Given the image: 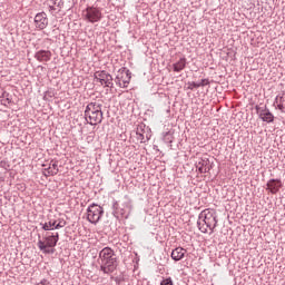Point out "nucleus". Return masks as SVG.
<instances>
[{
	"label": "nucleus",
	"mask_w": 285,
	"mask_h": 285,
	"mask_svg": "<svg viewBox=\"0 0 285 285\" xmlns=\"http://www.w3.org/2000/svg\"><path fill=\"white\" fill-rule=\"evenodd\" d=\"M98 264L100 266V271L104 272L105 275H110L117 271L119 266V262L117 261V254H115V249L110 247H104L99 252Z\"/></svg>",
	"instance_id": "f257e3e1"
},
{
	"label": "nucleus",
	"mask_w": 285,
	"mask_h": 285,
	"mask_svg": "<svg viewBox=\"0 0 285 285\" xmlns=\"http://www.w3.org/2000/svg\"><path fill=\"white\" fill-rule=\"evenodd\" d=\"M217 212L215 209H205L198 216L197 227L200 233L213 235L215 228H217Z\"/></svg>",
	"instance_id": "f03ea898"
},
{
	"label": "nucleus",
	"mask_w": 285,
	"mask_h": 285,
	"mask_svg": "<svg viewBox=\"0 0 285 285\" xmlns=\"http://www.w3.org/2000/svg\"><path fill=\"white\" fill-rule=\"evenodd\" d=\"M59 244V232H46L38 235L37 246L43 255H55V247Z\"/></svg>",
	"instance_id": "7ed1b4c3"
},
{
	"label": "nucleus",
	"mask_w": 285,
	"mask_h": 285,
	"mask_svg": "<svg viewBox=\"0 0 285 285\" xmlns=\"http://www.w3.org/2000/svg\"><path fill=\"white\" fill-rule=\"evenodd\" d=\"M102 105L99 102H90L85 109V120L90 126H97L104 121V111L101 110Z\"/></svg>",
	"instance_id": "20e7f679"
},
{
	"label": "nucleus",
	"mask_w": 285,
	"mask_h": 285,
	"mask_svg": "<svg viewBox=\"0 0 285 285\" xmlns=\"http://www.w3.org/2000/svg\"><path fill=\"white\" fill-rule=\"evenodd\" d=\"M101 217H104V207L97 205V204H91L87 208V220L90 224H99L101 220Z\"/></svg>",
	"instance_id": "39448f33"
},
{
	"label": "nucleus",
	"mask_w": 285,
	"mask_h": 285,
	"mask_svg": "<svg viewBox=\"0 0 285 285\" xmlns=\"http://www.w3.org/2000/svg\"><path fill=\"white\" fill-rule=\"evenodd\" d=\"M130 79H132V72H130L128 68L122 67L118 70L115 83L116 86H119V88H128Z\"/></svg>",
	"instance_id": "423d86ee"
},
{
	"label": "nucleus",
	"mask_w": 285,
	"mask_h": 285,
	"mask_svg": "<svg viewBox=\"0 0 285 285\" xmlns=\"http://www.w3.org/2000/svg\"><path fill=\"white\" fill-rule=\"evenodd\" d=\"M132 206H130V203H125L121 206L117 200H114L112 203V215L114 217H122L125 219H128L130 217V210Z\"/></svg>",
	"instance_id": "0eeeda50"
},
{
	"label": "nucleus",
	"mask_w": 285,
	"mask_h": 285,
	"mask_svg": "<svg viewBox=\"0 0 285 285\" xmlns=\"http://www.w3.org/2000/svg\"><path fill=\"white\" fill-rule=\"evenodd\" d=\"M94 79L101 86H106V88H114L115 83L112 82V76L108 73L106 70L96 71L94 73Z\"/></svg>",
	"instance_id": "6e6552de"
},
{
	"label": "nucleus",
	"mask_w": 285,
	"mask_h": 285,
	"mask_svg": "<svg viewBox=\"0 0 285 285\" xmlns=\"http://www.w3.org/2000/svg\"><path fill=\"white\" fill-rule=\"evenodd\" d=\"M83 17L89 23H99L101 21V10L95 7H87L83 11Z\"/></svg>",
	"instance_id": "1a4fd4ad"
},
{
	"label": "nucleus",
	"mask_w": 285,
	"mask_h": 285,
	"mask_svg": "<svg viewBox=\"0 0 285 285\" xmlns=\"http://www.w3.org/2000/svg\"><path fill=\"white\" fill-rule=\"evenodd\" d=\"M255 109L259 119H262V121H265V124H273L275 121V116L273 115V112H271V109H268V107H261L259 105H256Z\"/></svg>",
	"instance_id": "9d476101"
},
{
	"label": "nucleus",
	"mask_w": 285,
	"mask_h": 285,
	"mask_svg": "<svg viewBox=\"0 0 285 285\" xmlns=\"http://www.w3.org/2000/svg\"><path fill=\"white\" fill-rule=\"evenodd\" d=\"M35 27L38 30H46V28H48V14L46 12H39L36 14Z\"/></svg>",
	"instance_id": "9b49d317"
},
{
	"label": "nucleus",
	"mask_w": 285,
	"mask_h": 285,
	"mask_svg": "<svg viewBox=\"0 0 285 285\" xmlns=\"http://www.w3.org/2000/svg\"><path fill=\"white\" fill-rule=\"evenodd\" d=\"M269 193H272V195H277V193H279V188H282V180L279 179H269L266 184Z\"/></svg>",
	"instance_id": "f8f14e48"
},
{
	"label": "nucleus",
	"mask_w": 285,
	"mask_h": 285,
	"mask_svg": "<svg viewBox=\"0 0 285 285\" xmlns=\"http://www.w3.org/2000/svg\"><path fill=\"white\" fill-rule=\"evenodd\" d=\"M35 59L41 62H48L52 59V52L50 50H39L35 53Z\"/></svg>",
	"instance_id": "ddd939ff"
},
{
	"label": "nucleus",
	"mask_w": 285,
	"mask_h": 285,
	"mask_svg": "<svg viewBox=\"0 0 285 285\" xmlns=\"http://www.w3.org/2000/svg\"><path fill=\"white\" fill-rule=\"evenodd\" d=\"M196 168L200 174L210 173V169L213 166H210V160L208 159H202L196 164Z\"/></svg>",
	"instance_id": "4468645a"
},
{
	"label": "nucleus",
	"mask_w": 285,
	"mask_h": 285,
	"mask_svg": "<svg viewBox=\"0 0 285 285\" xmlns=\"http://www.w3.org/2000/svg\"><path fill=\"white\" fill-rule=\"evenodd\" d=\"M186 253L187 250L185 248L176 247L171 252V259H174V262H181V259H184V257L186 256Z\"/></svg>",
	"instance_id": "2eb2a0df"
},
{
	"label": "nucleus",
	"mask_w": 285,
	"mask_h": 285,
	"mask_svg": "<svg viewBox=\"0 0 285 285\" xmlns=\"http://www.w3.org/2000/svg\"><path fill=\"white\" fill-rule=\"evenodd\" d=\"M48 176L55 177L59 173V164L57 161H51L50 166L45 169Z\"/></svg>",
	"instance_id": "dca6fc26"
},
{
	"label": "nucleus",
	"mask_w": 285,
	"mask_h": 285,
	"mask_svg": "<svg viewBox=\"0 0 285 285\" xmlns=\"http://www.w3.org/2000/svg\"><path fill=\"white\" fill-rule=\"evenodd\" d=\"M186 58H180L177 62L173 65L174 72H181L186 68Z\"/></svg>",
	"instance_id": "f3484780"
},
{
	"label": "nucleus",
	"mask_w": 285,
	"mask_h": 285,
	"mask_svg": "<svg viewBox=\"0 0 285 285\" xmlns=\"http://www.w3.org/2000/svg\"><path fill=\"white\" fill-rule=\"evenodd\" d=\"M277 104V108L281 112H285V97L284 96H276L274 106Z\"/></svg>",
	"instance_id": "a211bd4d"
},
{
	"label": "nucleus",
	"mask_w": 285,
	"mask_h": 285,
	"mask_svg": "<svg viewBox=\"0 0 285 285\" xmlns=\"http://www.w3.org/2000/svg\"><path fill=\"white\" fill-rule=\"evenodd\" d=\"M1 104H2V106L12 104V96L10 94H8V91L2 92Z\"/></svg>",
	"instance_id": "6ab92c4d"
},
{
	"label": "nucleus",
	"mask_w": 285,
	"mask_h": 285,
	"mask_svg": "<svg viewBox=\"0 0 285 285\" xmlns=\"http://www.w3.org/2000/svg\"><path fill=\"white\" fill-rule=\"evenodd\" d=\"M137 135H138V140L141 144H146V141L150 140V137H148V135H144V134L139 132V131H137Z\"/></svg>",
	"instance_id": "aec40b11"
},
{
	"label": "nucleus",
	"mask_w": 285,
	"mask_h": 285,
	"mask_svg": "<svg viewBox=\"0 0 285 285\" xmlns=\"http://www.w3.org/2000/svg\"><path fill=\"white\" fill-rule=\"evenodd\" d=\"M187 86V90H195V88H199V82L191 81L188 82Z\"/></svg>",
	"instance_id": "412c9836"
},
{
	"label": "nucleus",
	"mask_w": 285,
	"mask_h": 285,
	"mask_svg": "<svg viewBox=\"0 0 285 285\" xmlns=\"http://www.w3.org/2000/svg\"><path fill=\"white\" fill-rule=\"evenodd\" d=\"M50 2L57 8H63V0H50Z\"/></svg>",
	"instance_id": "4be33fe9"
},
{
	"label": "nucleus",
	"mask_w": 285,
	"mask_h": 285,
	"mask_svg": "<svg viewBox=\"0 0 285 285\" xmlns=\"http://www.w3.org/2000/svg\"><path fill=\"white\" fill-rule=\"evenodd\" d=\"M57 220H58V224L56 225L57 228H65V226H66V224H67L66 219H63V218H58Z\"/></svg>",
	"instance_id": "5701e85b"
},
{
	"label": "nucleus",
	"mask_w": 285,
	"mask_h": 285,
	"mask_svg": "<svg viewBox=\"0 0 285 285\" xmlns=\"http://www.w3.org/2000/svg\"><path fill=\"white\" fill-rule=\"evenodd\" d=\"M199 88H204V86H210V80L208 79H202L200 82H198Z\"/></svg>",
	"instance_id": "b1692460"
},
{
	"label": "nucleus",
	"mask_w": 285,
	"mask_h": 285,
	"mask_svg": "<svg viewBox=\"0 0 285 285\" xmlns=\"http://www.w3.org/2000/svg\"><path fill=\"white\" fill-rule=\"evenodd\" d=\"M40 226H41L42 230H45L46 233H50V230H52L49 227L48 223H40Z\"/></svg>",
	"instance_id": "393cba45"
},
{
	"label": "nucleus",
	"mask_w": 285,
	"mask_h": 285,
	"mask_svg": "<svg viewBox=\"0 0 285 285\" xmlns=\"http://www.w3.org/2000/svg\"><path fill=\"white\" fill-rule=\"evenodd\" d=\"M164 141H167V144H173V139H170V132H166L164 135Z\"/></svg>",
	"instance_id": "a878e982"
},
{
	"label": "nucleus",
	"mask_w": 285,
	"mask_h": 285,
	"mask_svg": "<svg viewBox=\"0 0 285 285\" xmlns=\"http://www.w3.org/2000/svg\"><path fill=\"white\" fill-rule=\"evenodd\" d=\"M160 285H174V284H173V278H170V277L165 278V279L160 283Z\"/></svg>",
	"instance_id": "bb28decb"
},
{
	"label": "nucleus",
	"mask_w": 285,
	"mask_h": 285,
	"mask_svg": "<svg viewBox=\"0 0 285 285\" xmlns=\"http://www.w3.org/2000/svg\"><path fill=\"white\" fill-rule=\"evenodd\" d=\"M36 285H50V281L43 278L42 281H40L38 284Z\"/></svg>",
	"instance_id": "cd10ccee"
},
{
	"label": "nucleus",
	"mask_w": 285,
	"mask_h": 285,
	"mask_svg": "<svg viewBox=\"0 0 285 285\" xmlns=\"http://www.w3.org/2000/svg\"><path fill=\"white\" fill-rule=\"evenodd\" d=\"M57 224H59L58 220L57 219H52V228H53V230H59V227H57Z\"/></svg>",
	"instance_id": "c85d7f7f"
},
{
	"label": "nucleus",
	"mask_w": 285,
	"mask_h": 285,
	"mask_svg": "<svg viewBox=\"0 0 285 285\" xmlns=\"http://www.w3.org/2000/svg\"><path fill=\"white\" fill-rule=\"evenodd\" d=\"M47 225H49V228H51V230H53V227H52V219H50L49 222H47Z\"/></svg>",
	"instance_id": "c756f323"
},
{
	"label": "nucleus",
	"mask_w": 285,
	"mask_h": 285,
	"mask_svg": "<svg viewBox=\"0 0 285 285\" xmlns=\"http://www.w3.org/2000/svg\"><path fill=\"white\" fill-rule=\"evenodd\" d=\"M49 8H50V10H55V6H50Z\"/></svg>",
	"instance_id": "7c9ffc66"
}]
</instances>
